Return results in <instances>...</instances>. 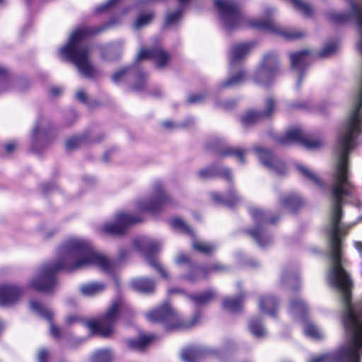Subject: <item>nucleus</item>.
Listing matches in <instances>:
<instances>
[{
	"label": "nucleus",
	"mask_w": 362,
	"mask_h": 362,
	"mask_svg": "<svg viewBox=\"0 0 362 362\" xmlns=\"http://www.w3.org/2000/svg\"><path fill=\"white\" fill-rule=\"evenodd\" d=\"M95 33L87 28H79L73 31L66 45L60 49L64 59L72 62L84 76H92L95 72L89 62L90 49L82 46L80 42L85 37Z\"/></svg>",
	"instance_id": "7ed1b4c3"
},
{
	"label": "nucleus",
	"mask_w": 362,
	"mask_h": 362,
	"mask_svg": "<svg viewBox=\"0 0 362 362\" xmlns=\"http://www.w3.org/2000/svg\"><path fill=\"white\" fill-rule=\"evenodd\" d=\"M169 198L167 196L151 201L148 199H141L136 201L131 211L120 210L115 214V222L117 225H133L141 222L142 214L148 212L151 214H156L161 209V206L167 203Z\"/></svg>",
	"instance_id": "39448f33"
},
{
	"label": "nucleus",
	"mask_w": 362,
	"mask_h": 362,
	"mask_svg": "<svg viewBox=\"0 0 362 362\" xmlns=\"http://www.w3.org/2000/svg\"><path fill=\"white\" fill-rule=\"evenodd\" d=\"M226 175H227V176H228V177L229 179L230 178V172H229V170H226Z\"/></svg>",
	"instance_id": "69168bd1"
},
{
	"label": "nucleus",
	"mask_w": 362,
	"mask_h": 362,
	"mask_svg": "<svg viewBox=\"0 0 362 362\" xmlns=\"http://www.w3.org/2000/svg\"><path fill=\"white\" fill-rule=\"evenodd\" d=\"M192 247L194 250L200 253L210 255L216 250L217 245L214 243L194 241L192 243Z\"/></svg>",
	"instance_id": "c756f323"
},
{
	"label": "nucleus",
	"mask_w": 362,
	"mask_h": 362,
	"mask_svg": "<svg viewBox=\"0 0 362 362\" xmlns=\"http://www.w3.org/2000/svg\"><path fill=\"white\" fill-rule=\"evenodd\" d=\"M22 289L15 285L0 286V305H8L15 303L22 295Z\"/></svg>",
	"instance_id": "2eb2a0df"
},
{
	"label": "nucleus",
	"mask_w": 362,
	"mask_h": 362,
	"mask_svg": "<svg viewBox=\"0 0 362 362\" xmlns=\"http://www.w3.org/2000/svg\"><path fill=\"white\" fill-rule=\"evenodd\" d=\"M345 18H346L344 16H340L338 18H337L336 21H342L345 20Z\"/></svg>",
	"instance_id": "0e129e2a"
},
{
	"label": "nucleus",
	"mask_w": 362,
	"mask_h": 362,
	"mask_svg": "<svg viewBox=\"0 0 362 362\" xmlns=\"http://www.w3.org/2000/svg\"><path fill=\"white\" fill-rule=\"evenodd\" d=\"M173 226H185V221L180 217L176 216L171 219Z\"/></svg>",
	"instance_id": "c03bdc74"
},
{
	"label": "nucleus",
	"mask_w": 362,
	"mask_h": 362,
	"mask_svg": "<svg viewBox=\"0 0 362 362\" xmlns=\"http://www.w3.org/2000/svg\"><path fill=\"white\" fill-rule=\"evenodd\" d=\"M125 71H126L124 69H121V70L118 71L117 72L115 73L112 75V80L115 82H118L120 80V78L124 75Z\"/></svg>",
	"instance_id": "de8ad7c7"
},
{
	"label": "nucleus",
	"mask_w": 362,
	"mask_h": 362,
	"mask_svg": "<svg viewBox=\"0 0 362 362\" xmlns=\"http://www.w3.org/2000/svg\"><path fill=\"white\" fill-rule=\"evenodd\" d=\"M233 345H234V342L233 340H230V339H228L227 341H226L225 342V344H224V349L225 350H228L230 349V346H232Z\"/></svg>",
	"instance_id": "4d7b16f0"
},
{
	"label": "nucleus",
	"mask_w": 362,
	"mask_h": 362,
	"mask_svg": "<svg viewBox=\"0 0 362 362\" xmlns=\"http://www.w3.org/2000/svg\"><path fill=\"white\" fill-rule=\"evenodd\" d=\"M355 332L351 329V338L347 337L346 342L337 351L315 357L310 362H360L362 348Z\"/></svg>",
	"instance_id": "0eeeda50"
},
{
	"label": "nucleus",
	"mask_w": 362,
	"mask_h": 362,
	"mask_svg": "<svg viewBox=\"0 0 362 362\" xmlns=\"http://www.w3.org/2000/svg\"><path fill=\"white\" fill-rule=\"evenodd\" d=\"M216 296V293L213 290H207L203 293L192 295L189 298L196 305H204L210 303Z\"/></svg>",
	"instance_id": "bb28decb"
},
{
	"label": "nucleus",
	"mask_w": 362,
	"mask_h": 362,
	"mask_svg": "<svg viewBox=\"0 0 362 362\" xmlns=\"http://www.w3.org/2000/svg\"><path fill=\"white\" fill-rule=\"evenodd\" d=\"M7 74L4 69H0V87H3L7 81Z\"/></svg>",
	"instance_id": "49530a36"
},
{
	"label": "nucleus",
	"mask_w": 362,
	"mask_h": 362,
	"mask_svg": "<svg viewBox=\"0 0 362 362\" xmlns=\"http://www.w3.org/2000/svg\"><path fill=\"white\" fill-rule=\"evenodd\" d=\"M57 233L54 228H38L37 234L44 240L52 238Z\"/></svg>",
	"instance_id": "f704fd0d"
},
{
	"label": "nucleus",
	"mask_w": 362,
	"mask_h": 362,
	"mask_svg": "<svg viewBox=\"0 0 362 362\" xmlns=\"http://www.w3.org/2000/svg\"><path fill=\"white\" fill-rule=\"evenodd\" d=\"M175 263L180 264L182 263H187L190 272L185 275L184 278L189 282L194 283L199 280L201 278H205L207 276L208 272L202 267H199L192 264L189 258L183 253H179L175 259Z\"/></svg>",
	"instance_id": "4468645a"
},
{
	"label": "nucleus",
	"mask_w": 362,
	"mask_h": 362,
	"mask_svg": "<svg viewBox=\"0 0 362 362\" xmlns=\"http://www.w3.org/2000/svg\"><path fill=\"white\" fill-rule=\"evenodd\" d=\"M327 253L329 261L327 281L339 293L342 306V322L347 337L351 338V329L356 331L358 345L362 348V302H351L352 281L345 270L347 259L343 257L344 240L347 234L344 228H327Z\"/></svg>",
	"instance_id": "f257e3e1"
},
{
	"label": "nucleus",
	"mask_w": 362,
	"mask_h": 362,
	"mask_svg": "<svg viewBox=\"0 0 362 362\" xmlns=\"http://www.w3.org/2000/svg\"><path fill=\"white\" fill-rule=\"evenodd\" d=\"M218 350L206 346H190L185 349L181 354L185 362H198L204 357L218 356Z\"/></svg>",
	"instance_id": "9b49d317"
},
{
	"label": "nucleus",
	"mask_w": 362,
	"mask_h": 362,
	"mask_svg": "<svg viewBox=\"0 0 362 362\" xmlns=\"http://www.w3.org/2000/svg\"><path fill=\"white\" fill-rule=\"evenodd\" d=\"M245 76L244 72L240 71L237 76L230 78L226 81V86H232L241 82Z\"/></svg>",
	"instance_id": "ea45409f"
},
{
	"label": "nucleus",
	"mask_w": 362,
	"mask_h": 362,
	"mask_svg": "<svg viewBox=\"0 0 362 362\" xmlns=\"http://www.w3.org/2000/svg\"><path fill=\"white\" fill-rule=\"evenodd\" d=\"M308 311V306L300 296H296L290 300L288 313L293 317L303 323L304 334L313 339H322L325 337L324 332L313 322H305Z\"/></svg>",
	"instance_id": "6e6552de"
},
{
	"label": "nucleus",
	"mask_w": 362,
	"mask_h": 362,
	"mask_svg": "<svg viewBox=\"0 0 362 362\" xmlns=\"http://www.w3.org/2000/svg\"><path fill=\"white\" fill-rule=\"evenodd\" d=\"M112 355L109 349H98L90 358V362H111Z\"/></svg>",
	"instance_id": "c85d7f7f"
},
{
	"label": "nucleus",
	"mask_w": 362,
	"mask_h": 362,
	"mask_svg": "<svg viewBox=\"0 0 362 362\" xmlns=\"http://www.w3.org/2000/svg\"><path fill=\"white\" fill-rule=\"evenodd\" d=\"M30 308L34 313L49 321V331L54 337L57 339L61 337L60 329L55 326L52 322V318L54 314L49 308L44 306L41 303L34 300H30Z\"/></svg>",
	"instance_id": "ddd939ff"
},
{
	"label": "nucleus",
	"mask_w": 362,
	"mask_h": 362,
	"mask_svg": "<svg viewBox=\"0 0 362 362\" xmlns=\"http://www.w3.org/2000/svg\"><path fill=\"white\" fill-rule=\"evenodd\" d=\"M250 213L255 219L260 220L267 218L263 211L260 209L254 208L250 210Z\"/></svg>",
	"instance_id": "a19ab883"
},
{
	"label": "nucleus",
	"mask_w": 362,
	"mask_h": 362,
	"mask_svg": "<svg viewBox=\"0 0 362 362\" xmlns=\"http://www.w3.org/2000/svg\"><path fill=\"white\" fill-rule=\"evenodd\" d=\"M153 339L152 335L141 336L138 339H130L128 340V346L132 350H143Z\"/></svg>",
	"instance_id": "cd10ccee"
},
{
	"label": "nucleus",
	"mask_w": 362,
	"mask_h": 362,
	"mask_svg": "<svg viewBox=\"0 0 362 362\" xmlns=\"http://www.w3.org/2000/svg\"><path fill=\"white\" fill-rule=\"evenodd\" d=\"M84 341H85V339H83V338H77V339H76L74 341H70V342H69V346H70L71 348H72V349L76 348V346L75 345V344H78V345H80V344H81Z\"/></svg>",
	"instance_id": "8fccbe9b"
},
{
	"label": "nucleus",
	"mask_w": 362,
	"mask_h": 362,
	"mask_svg": "<svg viewBox=\"0 0 362 362\" xmlns=\"http://www.w3.org/2000/svg\"><path fill=\"white\" fill-rule=\"evenodd\" d=\"M76 98L82 102H85L86 99V94L83 90H78L76 93Z\"/></svg>",
	"instance_id": "864d4df0"
},
{
	"label": "nucleus",
	"mask_w": 362,
	"mask_h": 362,
	"mask_svg": "<svg viewBox=\"0 0 362 362\" xmlns=\"http://www.w3.org/2000/svg\"><path fill=\"white\" fill-rule=\"evenodd\" d=\"M228 154H232L234 155L240 162L243 163L245 161V153L242 151L241 149L237 148V149H232L230 148L228 151L227 152Z\"/></svg>",
	"instance_id": "4c0bfd02"
},
{
	"label": "nucleus",
	"mask_w": 362,
	"mask_h": 362,
	"mask_svg": "<svg viewBox=\"0 0 362 362\" xmlns=\"http://www.w3.org/2000/svg\"><path fill=\"white\" fill-rule=\"evenodd\" d=\"M245 298V294L244 293H240L235 298H225L222 303L223 308L230 313H238L243 308Z\"/></svg>",
	"instance_id": "412c9836"
},
{
	"label": "nucleus",
	"mask_w": 362,
	"mask_h": 362,
	"mask_svg": "<svg viewBox=\"0 0 362 362\" xmlns=\"http://www.w3.org/2000/svg\"><path fill=\"white\" fill-rule=\"evenodd\" d=\"M148 58H153L159 68L163 67L168 61V55L160 49L153 50L141 49L137 54V59L139 60Z\"/></svg>",
	"instance_id": "6ab92c4d"
},
{
	"label": "nucleus",
	"mask_w": 362,
	"mask_h": 362,
	"mask_svg": "<svg viewBox=\"0 0 362 362\" xmlns=\"http://www.w3.org/2000/svg\"><path fill=\"white\" fill-rule=\"evenodd\" d=\"M211 197H212L213 199L216 202H219L222 201V199L219 197V196L217 193H213L211 194Z\"/></svg>",
	"instance_id": "bf43d9fd"
},
{
	"label": "nucleus",
	"mask_w": 362,
	"mask_h": 362,
	"mask_svg": "<svg viewBox=\"0 0 362 362\" xmlns=\"http://www.w3.org/2000/svg\"><path fill=\"white\" fill-rule=\"evenodd\" d=\"M354 246L355 249L358 251L361 257H362V242L361 241H354Z\"/></svg>",
	"instance_id": "603ef678"
},
{
	"label": "nucleus",
	"mask_w": 362,
	"mask_h": 362,
	"mask_svg": "<svg viewBox=\"0 0 362 362\" xmlns=\"http://www.w3.org/2000/svg\"><path fill=\"white\" fill-rule=\"evenodd\" d=\"M134 245L146 257L150 266L153 267L163 278H168L167 272L155 259L156 253L160 251L162 247L160 241L150 238L140 237L134 240Z\"/></svg>",
	"instance_id": "9d476101"
},
{
	"label": "nucleus",
	"mask_w": 362,
	"mask_h": 362,
	"mask_svg": "<svg viewBox=\"0 0 362 362\" xmlns=\"http://www.w3.org/2000/svg\"><path fill=\"white\" fill-rule=\"evenodd\" d=\"M200 175L202 177H208V175H207V171L206 170H202L200 172Z\"/></svg>",
	"instance_id": "e2e57ef3"
},
{
	"label": "nucleus",
	"mask_w": 362,
	"mask_h": 362,
	"mask_svg": "<svg viewBox=\"0 0 362 362\" xmlns=\"http://www.w3.org/2000/svg\"><path fill=\"white\" fill-rule=\"evenodd\" d=\"M255 152L257 155V157L265 166L274 169L277 173L279 174L284 172V170L285 169L284 164L279 160H274L271 153L267 150L258 147L255 148Z\"/></svg>",
	"instance_id": "f3484780"
},
{
	"label": "nucleus",
	"mask_w": 362,
	"mask_h": 362,
	"mask_svg": "<svg viewBox=\"0 0 362 362\" xmlns=\"http://www.w3.org/2000/svg\"><path fill=\"white\" fill-rule=\"evenodd\" d=\"M130 286L132 289L144 293H152L155 289V282L151 279L144 277L133 279Z\"/></svg>",
	"instance_id": "4be33fe9"
},
{
	"label": "nucleus",
	"mask_w": 362,
	"mask_h": 362,
	"mask_svg": "<svg viewBox=\"0 0 362 362\" xmlns=\"http://www.w3.org/2000/svg\"><path fill=\"white\" fill-rule=\"evenodd\" d=\"M338 45L337 43H329L326 45L324 48L320 51V56L327 57L334 53L337 49Z\"/></svg>",
	"instance_id": "c9c22d12"
},
{
	"label": "nucleus",
	"mask_w": 362,
	"mask_h": 362,
	"mask_svg": "<svg viewBox=\"0 0 362 362\" xmlns=\"http://www.w3.org/2000/svg\"><path fill=\"white\" fill-rule=\"evenodd\" d=\"M105 287L102 282H91L81 284L79 291L83 296L91 297L102 293Z\"/></svg>",
	"instance_id": "5701e85b"
},
{
	"label": "nucleus",
	"mask_w": 362,
	"mask_h": 362,
	"mask_svg": "<svg viewBox=\"0 0 362 362\" xmlns=\"http://www.w3.org/2000/svg\"><path fill=\"white\" fill-rule=\"evenodd\" d=\"M237 286H238V288H240V283H237Z\"/></svg>",
	"instance_id": "774afa93"
},
{
	"label": "nucleus",
	"mask_w": 362,
	"mask_h": 362,
	"mask_svg": "<svg viewBox=\"0 0 362 362\" xmlns=\"http://www.w3.org/2000/svg\"><path fill=\"white\" fill-rule=\"evenodd\" d=\"M49 357V353L45 349H41L39 351L37 356V361L38 362H47V359Z\"/></svg>",
	"instance_id": "37998d69"
},
{
	"label": "nucleus",
	"mask_w": 362,
	"mask_h": 362,
	"mask_svg": "<svg viewBox=\"0 0 362 362\" xmlns=\"http://www.w3.org/2000/svg\"><path fill=\"white\" fill-rule=\"evenodd\" d=\"M225 269L226 268L221 263H216L210 267L209 271L221 272Z\"/></svg>",
	"instance_id": "09e8293b"
},
{
	"label": "nucleus",
	"mask_w": 362,
	"mask_h": 362,
	"mask_svg": "<svg viewBox=\"0 0 362 362\" xmlns=\"http://www.w3.org/2000/svg\"><path fill=\"white\" fill-rule=\"evenodd\" d=\"M120 303L115 301L107 310L106 313L101 317L99 322L90 320L85 322L84 325L93 333H99L103 337H108L113 332L114 324L118 319Z\"/></svg>",
	"instance_id": "1a4fd4ad"
},
{
	"label": "nucleus",
	"mask_w": 362,
	"mask_h": 362,
	"mask_svg": "<svg viewBox=\"0 0 362 362\" xmlns=\"http://www.w3.org/2000/svg\"><path fill=\"white\" fill-rule=\"evenodd\" d=\"M309 52L307 50H302L300 52L291 54V61L292 68L298 67L305 62V57L308 55Z\"/></svg>",
	"instance_id": "473e14b6"
},
{
	"label": "nucleus",
	"mask_w": 362,
	"mask_h": 362,
	"mask_svg": "<svg viewBox=\"0 0 362 362\" xmlns=\"http://www.w3.org/2000/svg\"><path fill=\"white\" fill-rule=\"evenodd\" d=\"M281 202L284 205H288L293 207L295 206L296 204L298 202V198L293 195H289L288 197H284Z\"/></svg>",
	"instance_id": "58836bf2"
},
{
	"label": "nucleus",
	"mask_w": 362,
	"mask_h": 362,
	"mask_svg": "<svg viewBox=\"0 0 362 362\" xmlns=\"http://www.w3.org/2000/svg\"><path fill=\"white\" fill-rule=\"evenodd\" d=\"M146 317L151 322L162 323L168 329H188L199 322L201 314L197 312L189 321H183L166 302L156 310L146 313Z\"/></svg>",
	"instance_id": "423d86ee"
},
{
	"label": "nucleus",
	"mask_w": 362,
	"mask_h": 362,
	"mask_svg": "<svg viewBox=\"0 0 362 362\" xmlns=\"http://www.w3.org/2000/svg\"><path fill=\"white\" fill-rule=\"evenodd\" d=\"M181 16V11H177L173 13H169L166 17V23L168 24L175 23Z\"/></svg>",
	"instance_id": "79ce46f5"
},
{
	"label": "nucleus",
	"mask_w": 362,
	"mask_h": 362,
	"mask_svg": "<svg viewBox=\"0 0 362 362\" xmlns=\"http://www.w3.org/2000/svg\"><path fill=\"white\" fill-rule=\"evenodd\" d=\"M274 110V101L272 98H268L266 101V110L264 112L250 110L243 116V122L246 124H250L260 121L264 118L270 117Z\"/></svg>",
	"instance_id": "dca6fc26"
},
{
	"label": "nucleus",
	"mask_w": 362,
	"mask_h": 362,
	"mask_svg": "<svg viewBox=\"0 0 362 362\" xmlns=\"http://www.w3.org/2000/svg\"><path fill=\"white\" fill-rule=\"evenodd\" d=\"M246 233L260 247L266 246L272 241V236L267 228H250Z\"/></svg>",
	"instance_id": "aec40b11"
},
{
	"label": "nucleus",
	"mask_w": 362,
	"mask_h": 362,
	"mask_svg": "<svg viewBox=\"0 0 362 362\" xmlns=\"http://www.w3.org/2000/svg\"><path fill=\"white\" fill-rule=\"evenodd\" d=\"M181 230L180 233L187 235H192V230L191 228H180Z\"/></svg>",
	"instance_id": "6e6d98bb"
},
{
	"label": "nucleus",
	"mask_w": 362,
	"mask_h": 362,
	"mask_svg": "<svg viewBox=\"0 0 362 362\" xmlns=\"http://www.w3.org/2000/svg\"><path fill=\"white\" fill-rule=\"evenodd\" d=\"M153 18V15L151 13H144L139 16L134 23V26L136 29H139L146 25H148L151 19Z\"/></svg>",
	"instance_id": "72a5a7b5"
},
{
	"label": "nucleus",
	"mask_w": 362,
	"mask_h": 362,
	"mask_svg": "<svg viewBox=\"0 0 362 362\" xmlns=\"http://www.w3.org/2000/svg\"><path fill=\"white\" fill-rule=\"evenodd\" d=\"M202 99L201 95H191L188 98V100L189 103H196L200 101Z\"/></svg>",
	"instance_id": "5fc2aeb1"
},
{
	"label": "nucleus",
	"mask_w": 362,
	"mask_h": 362,
	"mask_svg": "<svg viewBox=\"0 0 362 362\" xmlns=\"http://www.w3.org/2000/svg\"><path fill=\"white\" fill-rule=\"evenodd\" d=\"M60 91H61L60 89L57 88H53L51 90V92L53 95H57Z\"/></svg>",
	"instance_id": "680f3d73"
},
{
	"label": "nucleus",
	"mask_w": 362,
	"mask_h": 362,
	"mask_svg": "<svg viewBox=\"0 0 362 362\" xmlns=\"http://www.w3.org/2000/svg\"><path fill=\"white\" fill-rule=\"evenodd\" d=\"M300 36H301V35L298 34V33H292V34H289V35H285V37H288V38H295V37H299Z\"/></svg>",
	"instance_id": "052dcab7"
},
{
	"label": "nucleus",
	"mask_w": 362,
	"mask_h": 362,
	"mask_svg": "<svg viewBox=\"0 0 362 362\" xmlns=\"http://www.w3.org/2000/svg\"><path fill=\"white\" fill-rule=\"evenodd\" d=\"M91 265L107 272L112 269L111 261L96 252L89 241L71 238L59 247L56 260L45 262L37 269L29 281V286L38 291L49 292L57 285L56 274L58 272H71Z\"/></svg>",
	"instance_id": "f03ea898"
},
{
	"label": "nucleus",
	"mask_w": 362,
	"mask_h": 362,
	"mask_svg": "<svg viewBox=\"0 0 362 362\" xmlns=\"http://www.w3.org/2000/svg\"><path fill=\"white\" fill-rule=\"evenodd\" d=\"M128 228H100L98 234L104 240L123 237L127 234Z\"/></svg>",
	"instance_id": "b1692460"
},
{
	"label": "nucleus",
	"mask_w": 362,
	"mask_h": 362,
	"mask_svg": "<svg viewBox=\"0 0 362 362\" xmlns=\"http://www.w3.org/2000/svg\"><path fill=\"white\" fill-rule=\"evenodd\" d=\"M249 329L255 337L261 339L267 335V331L259 317L251 319L249 322Z\"/></svg>",
	"instance_id": "a878e982"
},
{
	"label": "nucleus",
	"mask_w": 362,
	"mask_h": 362,
	"mask_svg": "<svg viewBox=\"0 0 362 362\" xmlns=\"http://www.w3.org/2000/svg\"><path fill=\"white\" fill-rule=\"evenodd\" d=\"M16 147V144L14 142H9L5 146L6 151L8 153H11Z\"/></svg>",
	"instance_id": "3c124183"
},
{
	"label": "nucleus",
	"mask_w": 362,
	"mask_h": 362,
	"mask_svg": "<svg viewBox=\"0 0 362 362\" xmlns=\"http://www.w3.org/2000/svg\"><path fill=\"white\" fill-rule=\"evenodd\" d=\"M67 146H68V147H69V148H70V147H71V146H70V141H68V142H67Z\"/></svg>",
	"instance_id": "338daca9"
},
{
	"label": "nucleus",
	"mask_w": 362,
	"mask_h": 362,
	"mask_svg": "<svg viewBox=\"0 0 362 362\" xmlns=\"http://www.w3.org/2000/svg\"><path fill=\"white\" fill-rule=\"evenodd\" d=\"M214 4L220 18L228 30L250 26L252 28H267L269 23L248 20L240 12V8L229 0H215Z\"/></svg>",
	"instance_id": "20e7f679"
},
{
	"label": "nucleus",
	"mask_w": 362,
	"mask_h": 362,
	"mask_svg": "<svg viewBox=\"0 0 362 362\" xmlns=\"http://www.w3.org/2000/svg\"><path fill=\"white\" fill-rule=\"evenodd\" d=\"M308 148L316 149L323 145V141L320 139H313L305 141L303 139V132L297 127L288 129L285 135L280 139V142L283 144H287L295 141H301Z\"/></svg>",
	"instance_id": "f8f14e48"
},
{
	"label": "nucleus",
	"mask_w": 362,
	"mask_h": 362,
	"mask_svg": "<svg viewBox=\"0 0 362 362\" xmlns=\"http://www.w3.org/2000/svg\"><path fill=\"white\" fill-rule=\"evenodd\" d=\"M281 282L283 285L296 290L299 286V278L297 274L291 270L284 269L281 274Z\"/></svg>",
	"instance_id": "393cba45"
},
{
	"label": "nucleus",
	"mask_w": 362,
	"mask_h": 362,
	"mask_svg": "<svg viewBox=\"0 0 362 362\" xmlns=\"http://www.w3.org/2000/svg\"><path fill=\"white\" fill-rule=\"evenodd\" d=\"M272 73V71L266 68V67H262L261 69L259 71L258 77L262 78L263 76H270Z\"/></svg>",
	"instance_id": "a18cd8bd"
},
{
	"label": "nucleus",
	"mask_w": 362,
	"mask_h": 362,
	"mask_svg": "<svg viewBox=\"0 0 362 362\" xmlns=\"http://www.w3.org/2000/svg\"><path fill=\"white\" fill-rule=\"evenodd\" d=\"M258 305L261 313L274 317L276 315L279 303L274 296L264 295L259 297Z\"/></svg>",
	"instance_id": "a211bd4d"
},
{
	"label": "nucleus",
	"mask_w": 362,
	"mask_h": 362,
	"mask_svg": "<svg viewBox=\"0 0 362 362\" xmlns=\"http://www.w3.org/2000/svg\"><path fill=\"white\" fill-rule=\"evenodd\" d=\"M265 63L267 64L276 63V59L274 57H267L265 59Z\"/></svg>",
	"instance_id": "13d9d810"
},
{
	"label": "nucleus",
	"mask_w": 362,
	"mask_h": 362,
	"mask_svg": "<svg viewBox=\"0 0 362 362\" xmlns=\"http://www.w3.org/2000/svg\"><path fill=\"white\" fill-rule=\"evenodd\" d=\"M297 168L303 176L310 180L315 185H321L320 179L318 177V176L308 167L303 165H298Z\"/></svg>",
	"instance_id": "2f4dec72"
},
{
	"label": "nucleus",
	"mask_w": 362,
	"mask_h": 362,
	"mask_svg": "<svg viewBox=\"0 0 362 362\" xmlns=\"http://www.w3.org/2000/svg\"><path fill=\"white\" fill-rule=\"evenodd\" d=\"M250 50L248 45L242 44L235 46L231 51V62H235L236 61L243 58Z\"/></svg>",
	"instance_id": "7c9ffc66"
},
{
	"label": "nucleus",
	"mask_w": 362,
	"mask_h": 362,
	"mask_svg": "<svg viewBox=\"0 0 362 362\" xmlns=\"http://www.w3.org/2000/svg\"><path fill=\"white\" fill-rule=\"evenodd\" d=\"M66 323L69 325L83 322V318L77 315H68L66 317Z\"/></svg>",
	"instance_id": "e433bc0d"
}]
</instances>
